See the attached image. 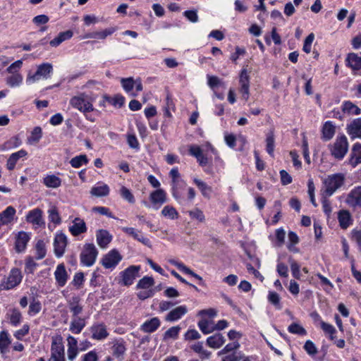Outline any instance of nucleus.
Masks as SVG:
<instances>
[{
	"label": "nucleus",
	"mask_w": 361,
	"mask_h": 361,
	"mask_svg": "<svg viewBox=\"0 0 361 361\" xmlns=\"http://www.w3.org/2000/svg\"><path fill=\"white\" fill-rule=\"evenodd\" d=\"M189 215L192 219H196L200 222H204L205 219L203 212L197 208L189 211Z\"/></svg>",
	"instance_id": "obj_62"
},
{
	"label": "nucleus",
	"mask_w": 361,
	"mask_h": 361,
	"mask_svg": "<svg viewBox=\"0 0 361 361\" xmlns=\"http://www.w3.org/2000/svg\"><path fill=\"white\" fill-rule=\"evenodd\" d=\"M120 194L121 197L126 200L130 203H134L135 202V198L133 195L131 193L129 189H128L125 186H122L120 190Z\"/></svg>",
	"instance_id": "obj_59"
},
{
	"label": "nucleus",
	"mask_w": 361,
	"mask_h": 361,
	"mask_svg": "<svg viewBox=\"0 0 361 361\" xmlns=\"http://www.w3.org/2000/svg\"><path fill=\"white\" fill-rule=\"evenodd\" d=\"M97 255L98 251L95 245L92 243H87L80 253V262L84 266L91 267L94 264Z\"/></svg>",
	"instance_id": "obj_4"
},
{
	"label": "nucleus",
	"mask_w": 361,
	"mask_h": 361,
	"mask_svg": "<svg viewBox=\"0 0 361 361\" xmlns=\"http://www.w3.org/2000/svg\"><path fill=\"white\" fill-rule=\"evenodd\" d=\"M67 245V238L62 233H57L54 238V254L57 257H61L65 252Z\"/></svg>",
	"instance_id": "obj_11"
},
{
	"label": "nucleus",
	"mask_w": 361,
	"mask_h": 361,
	"mask_svg": "<svg viewBox=\"0 0 361 361\" xmlns=\"http://www.w3.org/2000/svg\"><path fill=\"white\" fill-rule=\"evenodd\" d=\"M36 259H42L46 256L47 250L45 243L42 240H39L35 245Z\"/></svg>",
	"instance_id": "obj_44"
},
{
	"label": "nucleus",
	"mask_w": 361,
	"mask_h": 361,
	"mask_svg": "<svg viewBox=\"0 0 361 361\" xmlns=\"http://www.w3.org/2000/svg\"><path fill=\"white\" fill-rule=\"evenodd\" d=\"M346 203L352 207H361V186L352 190L346 198Z\"/></svg>",
	"instance_id": "obj_16"
},
{
	"label": "nucleus",
	"mask_w": 361,
	"mask_h": 361,
	"mask_svg": "<svg viewBox=\"0 0 361 361\" xmlns=\"http://www.w3.org/2000/svg\"><path fill=\"white\" fill-rule=\"evenodd\" d=\"M80 298L79 296H73L68 300V306L73 317H78L83 310V307L80 305Z\"/></svg>",
	"instance_id": "obj_21"
},
{
	"label": "nucleus",
	"mask_w": 361,
	"mask_h": 361,
	"mask_svg": "<svg viewBox=\"0 0 361 361\" xmlns=\"http://www.w3.org/2000/svg\"><path fill=\"white\" fill-rule=\"evenodd\" d=\"M349 164L355 168L358 164H361V144L355 143L353 145L351 153L350 158L348 161Z\"/></svg>",
	"instance_id": "obj_18"
},
{
	"label": "nucleus",
	"mask_w": 361,
	"mask_h": 361,
	"mask_svg": "<svg viewBox=\"0 0 361 361\" xmlns=\"http://www.w3.org/2000/svg\"><path fill=\"white\" fill-rule=\"evenodd\" d=\"M121 83L123 90L127 93H130L132 97H136L137 95V93L132 92L135 86V82L133 78H121Z\"/></svg>",
	"instance_id": "obj_41"
},
{
	"label": "nucleus",
	"mask_w": 361,
	"mask_h": 361,
	"mask_svg": "<svg viewBox=\"0 0 361 361\" xmlns=\"http://www.w3.org/2000/svg\"><path fill=\"white\" fill-rule=\"evenodd\" d=\"M97 243L102 248H105L111 241L112 236L106 230H99L96 235Z\"/></svg>",
	"instance_id": "obj_25"
},
{
	"label": "nucleus",
	"mask_w": 361,
	"mask_h": 361,
	"mask_svg": "<svg viewBox=\"0 0 361 361\" xmlns=\"http://www.w3.org/2000/svg\"><path fill=\"white\" fill-rule=\"evenodd\" d=\"M275 147V137L274 130H270L266 137V150L267 153L274 157V152Z\"/></svg>",
	"instance_id": "obj_40"
},
{
	"label": "nucleus",
	"mask_w": 361,
	"mask_h": 361,
	"mask_svg": "<svg viewBox=\"0 0 361 361\" xmlns=\"http://www.w3.org/2000/svg\"><path fill=\"white\" fill-rule=\"evenodd\" d=\"M112 343L111 351L113 355L119 360H122L126 350L125 341L120 338L114 341Z\"/></svg>",
	"instance_id": "obj_17"
},
{
	"label": "nucleus",
	"mask_w": 361,
	"mask_h": 361,
	"mask_svg": "<svg viewBox=\"0 0 361 361\" xmlns=\"http://www.w3.org/2000/svg\"><path fill=\"white\" fill-rule=\"evenodd\" d=\"M338 219L340 226L342 228L345 229L350 226V221H351V216H350V214L348 211L341 210L338 212Z\"/></svg>",
	"instance_id": "obj_38"
},
{
	"label": "nucleus",
	"mask_w": 361,
	"mask_h": 361,
	"mask_svg": "<svg viewBox=\"0 0 361 361\" xmlns=\"http://www.w3.org/2000/svg\"><path fill=\"white\" fill-rule=\"evenodd\" d=\"M43 183L50 188H57L61 185V180L55 175H47L43 178Z\"/></svg>",
	"instance_id": "obj_35"
},
{
	"label": "nucleus",
	"mask_w": 361,
	"mask_h": 361,
	"mask_svg": "<svg viewBox=\"0 0 361 361\" xmlns=\"http://www.w3.org/2000/svg\"><path fill=\"white\" fill-rule=\"evenodd\" d=\"M343 181L344 176L341 173L329 176L324 182L325 188L322 190V194L331 196L343 184Z\"/></svg>",
	"instance_id": "obj_3"
},
{
	"label": "nucleus",
	"mask_w": 361,
	"mask_h": 361,
	"mask_svg": "<svg viewBox=\"0 0 361 361\" xmlns=\"http://www.w3.org/2000/svg\"><path fill=\"white\" fill-rule=\"evenodd\" d=\"M54 276L57 284L60 287L66 285L68 276L63 264H60L57 266L54 272Z\"/></svg>",
	"instance_id": "obj_20"
},
{
	"label": "nucleus",
	"mask_w": 361,
	"mask_h": 361,
	"mask_svg": "<svg viewBox=\"0 0 361 361\" xmlns=\"http://www.w3.org/2000/svg\"><path fill=\"white\" fill-rule=\"evenodd\" d=\"M304 349L310 355H314L317 353V348L314 343L308 340L305 342Z\"/></svg>",
	"instance_id": "obj_64"
},
{
	"label": "nucleus",
	"mask_w": 361,
	"mask_h": 361,
	"mask_svg": "<svg viewBox=\"0 0 361 361\" xmlns=\"http://www.w3.org/2000/svg\"><path fill=\"white\" fill-rule=\"evenodd\" d=\"M91 337L94 340L102 341L109 336L106 326L104 323H94L90 328Z\"/></svg>",
	"instance_id": "obj_8"
},
{
	"label": "nucleus",
	"mask_w": 361,
	"mask_h": 361,
	"mask_svg": "<svg viewBox=\"0 0 361 361\" xmlns=\"http://www.w3.org/2000/svg\"><path fill=\"white\" fill-rule=\"evenodd\" d=\"M346 132L353 140L361 139V117L355 118L348 123Z\"/></svg>",
	"instance_id": "obj_14"
},
{
	"label": "nucleus",
	"mask_w": 361,
	"mask_h": 361,
	"mask_svg": "<svg viewBox=\"0 0 361 361\" xmlns=\"http://www.w3.org/2000/svg\"><path fill=\"white\" fill-rule=\"evenodd\" d=\"M49 214V219L50 221L53 222L55 224H59L61 222V219L60 217L58 209L56 207H53L48 211Z\"/></svg>",
	"instance_id": "obj_53"
},
{
	"label": "nucleus",
	"mask_w": 361,
	"mask_h": 361,
	"mask_svg": "<svg viewBox=\"0 0 361 361\" xmlns=\"http://www.w3.org/2000/svg\"><path fill=\"white\" fill-rule=\"evenodd\" d=\"M11 341L9 338L8 334L6 331L0 332V352L2 355L8 352V348Z\"/></svg>",
	"instance_id": "obj_37"
},
{
	"label": "nucleus",
	"mask_w": 361,
	"mask_h": 361,
	"mask_svg": "<svg viewBox=\"0 0 361 361\" xmlns=\"http://www.w3.org/2000/svg\"><path fill=\"white\" fill-rule=\"evenodd\" d=\"M160 326V320L157 317H153L146 321L142 326L141 330L146 333H152L156 331Z\"/></svg>",
	"instance_id": "obj_31"
},
{
	"label": "nucleus",
	"mask_w": 361,
	"mask_h": 361,
	"mask_svg": "<svg viewBox=\"0 0 361 361\" xmlns=\"http://www.w3.org/2000/svg\"><path fill=\"white\" fill-rule=\"evenodd\" d=\"M27 154V152L24 149H20L17 152L11 154L7 160V169L9 171H12L13 169H14L16 164L17 161L19 160V159L26 157Z\"/></svg>",
	"instance_id": "obj_26"
},
{
	"label": "nucleus",
	"mask_w": 361,
	"mask_h": 361,
	"mask_svg": "<svg viewBox=\"0 0 361 361\" xmlns=\"http://www.w3.org/2000/svg\"><path fill=\"white\" fill-rule=\"evenodd\" d=\"M322 138L324 141L330 140L336 133V127L334 126L331 121H326L324 123L322 127Z\"/></svg>",
	"instance_id": "obj_28"
},
{
	"label": "nucleus",
	"mask_w": 361,
	"mask_h": 361,
	"mask_svg": "<svg viewBox=\"0 0 361 361\" xmlns=\"http://www.w3.org/2000/svg\"><path fill=\"white\" fill-rule=\"evenodd\" d=\"M109 193V188L106 184L94 186L90 190V194L92 196L97 197L107 196Z\"/></svg>",
	"instance_id": "obj_39"
},
{
	"label": "nucleus",
	"mask_w": 361,
	"mask_h": 361,
	"mask_svg": "<svg viewBox=\"0 0 361 361\" xmlns=\"http://www.w3.org/2000/svg\"><path fill=\"white\" fill-rule=\"evenodd\" d=\"M122 256L118 250L114 249L103 256L101 264L105 269H113L121 261Z\"/></svg>",
	"instance_id": "obj_5"
},
{
	"label": "nucleus",
	"mask_w": 361,
	"mask_h": 361,
	"mask_svg": "<svg viewBox=\"0 0 361 361\" xmlns=\"http://www.w3.org/2000/svg\"><path fill=\"white\" fill-rule=\"evenodd\" d=\"M244 359V355L241 352H233L225 355L222 361H240Z\"/></svg>",
	"instance_id": "obj_58"
},
{
	"label": "nucleus",
	"mask_w": 361,
	"mask_h": 361,
	"mask_svg": "<svg viewBox=\"0 0 361 361\" xmlns=\"http://www.w3.org/2000/svg\"><path fill=\"white\" fill-rule=\"evenodd\" d=\"M94 98L82 92L73 97L70 99V104L72 107L78 109L85 115L87 113L94 110L92 104Z\"/></svg>",
	"instance_id": "obj_1"
},
{
	"label": "nucleus",
	"mask_w": 361,
	"mask_h": 361,
	"mask_svg": "<svg viewBox=\"0 0 361 361\" xmlns=\"http://www.w3.org/2000/svg\"><path fill=\"white\" fill-rule=\"evenodd\" d=\"M154 281L152 277L145 276L139 281L137 288L141 289H149L150 287L154 286Z\"/></svg>",
	"instance_id": "obj_50"
},
{
	"label": "nucleus",
	"mask_w": 361,
	"mask_h": 361,
	"mask_svg": "<svg viewBox=\"0 0 361 361\" xmlns=\"http://www.w3.org/2000/svg\"><path fill=\"white\" fill-rule=\"evenodd\" d=\"M288 330L290 333L293 334H298L300 336H305L307 334V331L301 325L298 323L291 324Z\"/></svg>",
	"instance_id": "obj_52"
},
{
	"label": "nucleus",
	"mask_w": 361,
	"mask_h": 361,
	"mask_svg": "<svg viewBox=\"0 0 361 361\" xmlns=\"http://www.w3.org/2000/svg\"><path fill=\"white\" fill-rule=\"evenodd\" d=\"M198 326L204 334H208L215 330L213 322L207 319L200 320L198 322Z\"/></svg>",
	"instance_id": "obj_42"
},
{
	"label": "nucleus",
	"mask_w": 361,
	"mask_h": 361,
	"mask_svg": "<svg viewBox=\"0 0 361 361\" xmlns=\"http://www.w3.org/2000/svg\"><path fill=\"white\" fill-rule=\"evenodd\" d=\"M68 341V357L69 360H73L78 355V341L72 336H68L67 338Z\"/></svg>",
	"instance_id": "obj_27"
},
{
	"label": "nucleus",
	"mask_w": 361,
	"mask_h": 361,
	"mask_svg": "<svg viewBox=\"0 0 361 361\" xmlns=\"http://www.w3.org/2000/svg\"><path fill=\"white\" fill-rule=\"evenodd\" d=\"M293 276L299 279L300 277V265L290 257L288 258Z\"/></svg>",
	"instance_id": "obj_56"
},
{
	"label": "nucleus",
	"mask_w": 361,
	"mask_h": 361,
	"mask_svg": "<svg viewBox=\"0 0 361 361\" xmlns=\"http://www.w3.org/2000/svg\"><path fill=\"white\" fill-rule=\"evenodd\" d=\"M348 65L353 70H360L361 68V56L357 54L350 53L347 57Z\"/></svg>",
	"instance_id": "obj_36"
},
{
	"label": "nucleus",
	"mask_w": 361,
	"mask_h": 361,
	"mask_svg": "<svg viewBox=\"0 0 361 361\" xmlns=\"http://www.w3.org/2000/svg\"><path fill=\"white\" fill-rule=\"evenodd\" d=\"M21 319H22V314L18 310L13 308L11 310V314L9 315V319H10L11 324L13 326H16L17 325H18L21 322Z\"/></svg>",
	"instance_id": "obj_47"
},
{
	"label": "nucleus",
	"mask_w": 361,
	"mask_h": 361,
	"mask_svg": "<svg viewBox=\"0 0 361 361\" xmlns=\"http://www.w3.org/2000/svg\"><path fill=\"white\" fill-rule=\"evenodd\" d=\"M122 230L126 234L132 236L134 239L138 240L145 245L150 247V240L147 238L143 236L140 231L135 230L134 228L123 227L122 228Z\"/></svg>",
	"instance_id": "obj_22"
},
{
	"label": "nucleus",
	"mask_w": 361,
	"mask_h": 361,
	"mask_svg": "<svg viewBox=\"0 0 361 361\" xmlns=\"http://www.w3.org/2000/svg\"><path fill=\"white\" fill-rule=\"evenodd\" d=\"M105 99H107V102L112 104L114 106L121 107L124 104V97L121 95H116L114 97L105 95Z\"/></svg>",
	"instance_id": "obj_54"
},
{
	"label": "nucleus",
	"mask_w": 361,
	"mask_h": 361,
	"mask_svg": "<svg viewBox=\"0 0 361 361\" xmlns=\"http://www.w3.org/2000/svg\"><path fill=\"white\" fill-rule=\"evenodd\" d=\"M187 312L188 309L185 306H178L168 313L165 317V320L167 322L177 321Z\"/></svg>",
	"instance_id": "obj_24"
},
{
	"label": "nucleus",
	"mask_w": 361,
	"mask_h": 361,
	"mask_svg": "<svg viewBox=\"0 0 361 361\" xmlns=\"http://www.w3.org/2000/svg\"><path fill=\"white\" fill-rule=\"evenodd\" d=\"M329 196H326L324 194H322V204L323 207L324 212L326 214L327 216H329L331 213V207L328 197Z\"/></svg>",
	"instance_id": "obj_60"
},
{
	"label": "nucleus",
	"mask_w": 361,
	"mask_h": 361,
	"mask_svg": "<svg viewBox=\"0 0 361 361\" xmlns=\"http://www.w3.org/2000/svg\"><path fill=\"white\" fill-rule=\"evenodd\" d=\"M30 240L29 235L25 231L18 232L16 238L15 248L17 252H21L26 248Z\"/></svg>",
	"instance_id": "obj_19"
},
{
	"label": "nucleus",
	"mask_w": 361,
	"mask_h": 361,
	"mask_svg": "<svg viewBox=\"0 0 361 361\" xmlns=\"http://www.w3.org/2000/svg\"><path fill=\"white\" fill-rule=\"evenodd\" d=\"M240 348V343L238 341H234L231 343L227 344L219 353V355H224L229 353L236 352L235 350Z\"/></svg>",
	"instance_id": "obj_55"
},
{
	"label": "nucleus",
	"mask_w": 361,
	"mask_h": 361,
	"mask_svg": "<svg viewBox=\"0 0 361 361\" xmlns=\"http://www.w3.org/2000/svg\"><path fill=\"white\" fill-rule=\"evenodd\" d=\"M22 81H23L22 75L19 73H15L10 77L7 78V79H6L7 85H8L10 87H12L19 86L20 85V83L22 82Z\"/></svg>",
	"instance_id": "obj_51"
},
{
	"label": "nucleus",
	"mask_w": 361,
	"mask_h": 361,
	"mask_svg": "<svg viewBox=\"0 0 361 361\" xmlns=\"http://www.w3.org/2000/svg\"><path fill=\"white\" fill-rule=\"evenodd\" d=\"M268 300L277 309L280 310L281 308V306L280 304V296L276 292H269V295H268Z\"/></svg>",
	"instance_id": "obj_61"
},
{
	"label": "nucleus",
	"mask_w": 361,
	"mask_h": 361,
	"mask_svg": "<svg viewBox=\"0 0 361 361\" xmlns=\"http://www.w3.org/2000/svg\"><path fill=\"white\" fill-rule=\"evenodd\" d=\"M69 231L73 236H78L86 232L85 222L80 218H75L73 221V225L69 227Z\"/></svg>",
	"instance_id": "obj_23"
},
{
	"label": "nucleus",
	"mask_w": 361,
	"mask_h": 361,
	"mask_svg": "<svg viewBox=\"0 0 361 361\" xmlns=\"http://www.w3.org/2000/svg\"><path fill=\"white\" fill-rule=\"evenodd\" d=\"M53 67L49 63H44L38 66L37 71L33 75H28L27 81L32 82L39 80L40 78L47 79L49 75L52 72Z\"/></svg>",
	"instance_id": "obj_6"
},
{
	"label": "nucleus",
	"mask_w": 361,
	"mask_h": 361,
	"mask_svg": "<svg viewBox=\"0 0 361 361\" xmlns=\"http://www.w3.org/2000/svg\"><path fill=\"white\" fill-rule=\"evenodd\" d=\"M85 326V320L81 317H74L71 321L70 331L73 334H80L82 329Z\"/></svg>",
	"instance_id": "obj_34"
},
{
	"label": "nucleus",
	"mask_w": 361,
	"mask_h": 361,
	"mask_svg": "<svg viewBox=\"0 0 361 361\" xmlns=\"http://www.w3.org/2000/svg\"><path fill=\"white\" fill-rule=\"evenodd\" d=\"M150 201L154 209H158L166 201V192L162 189H157L149 195Z\"/></svg>",
	"instance_id": "obj_15"
},
{
	"label": "nucleus",
	"mask_w": 361,
	"mask_h": 361,
	"mask_svg": "<svg viewBox=\"0 0 361 361\" xmlns=\"http://www.w3.org/2000/svg\"><path fill=\"white\" fill-rule=\"evenodd\" d=\"M225 342V338L221 334H216L207 339V345L213 348H220Z\"/></svg>",
	"instance_id": "obj_32"
},
{
	"label": "nucleus",
	"mask_w": 361,
	"mask_h": 361,
	"mask_svg": "<svg viewBox=\"0 0 361 361\" xmlns=\"http://www.w3.org/2000/svg\"><path fill=\"white\" fill-rule=\"evenodd\" d=\"M239 82L240 85V92L242 94V97L247 101L250 95V77L246 69L241 71Z\"/></svg>",
	"instance_id": "obj_12"
},
{
	"label": "nucleus",
	"mask_w": 361,
	"mask_h": 361,
	"mask_svg": "<svg viewBox=\"0 0 361 361\" xmlns=\"http://www.w3.org/2000/svg\"><path fill=\"white\" fill-rule=\"evenodd\" d=\"M49 361H65L64 347L61 341H52Z\"/></svg>",
	"instance_id": "obj_10"
},
{
	"label": "nucleus",
	"mask_w": 361,
	"mask_h": 361,
	"mask_svg": "<svg viewBox=\"0 0 361 361\" xmlns=\"http://www.w3.org/2000/svg\"><path fill=\"white\" fill-rule=\"evenodd\" d=\"M42 214V209L35 208L27 213L25 219L27 222L32 224L35 228L42 227L45 225Z\"/></svg>",
	"instance_id": "obj_7"
},
{
	"label": "nucleus",
	"mask_w": 361,
	"mask_h": 361,
	"mask_svg": "<svg viewBox=\"0 0 361 361\" xmlns=\"http://www.w3.org/2000/svg\"><path fill=\"white\" fill-rule=\"evenodd\" d=\"M73 35L71 30H66L65 32H60L57 37L50 41L49 44L52 47H57L63 42L71 39Z\"/></svg>",
	"instance_id": "obj_33"
},
{
	"label": "nucleus",
	"mask_w": 361,
	"mask_h": 361,
	"mask_svg": "<svg viewBox=\"0 0 361 361\" xmlns=\"http://www.w3.org/2000/svg\"><path fill=\"white\" fill-rule=\"evenodd\" d=\"M42 309L41 304L39 301H33L29 305L28 314L34 315L40 312Z\"/></svg>",
	"instance_id": "obj_63"
},
{
	"label": "nucleus",
	"mask_w": 361,
	"mask_h": 361,
	"mask_svg": "<svg viewBox=\"0 0 361 361\" xmlns=\"http://www.w3.org/2000/svg\"><path fill=\"white\" fill-rule=\"evenodd\" d=\"M42 137V128L40 127H35L31 135L27 139V142L30 145L37 143Z\"/></svg>",
	"instance_id": "obj_45"
},
{
	"label": "nucleus",
	"mask_w": 361,
	"mask_h": 361,
	"mask_svg": "<svg viewBox=\"0 0 361 361\" xmlns=\"http://www.w3.org/2000/svg\"><path fill=\"white\" fill-rule=\"evenodd\" d=\"M180 330V327L178 326H172L169 328L165 333L164 334V340H167L169 338L176 339L178 336L179 332Z\"/></svg>",
	"instance_id": "obj_48"
},
{
	"label": "nucleus",
	"mask_w": 361,
	"mask_h": 361,
	"mask_svg": "<svg viewBox=\"0 0 361 361\" xmlns=\"http://www.w3.org/2000/svg\"><path fill=\"white\" fill-rule=\"evenodd\" d=\"M16 213V210L13 207L9 206L6 207L5 210L0 213L1 223H4L6 225L11 223L14 219Z\"/></svg>",
	"instance_id": "obj_29"
},
{
	"label": "nucleus",
	"mask_w": 361,
	"mask_h": 361,
	"mask_svg": "<svg viewBox=\"0 0 361 361\" xmlns=\"http://www.w3.org/2000/svg\"><path fill=\"white\" fill-rule=\"evenodd\" d=\"M329 149L331 156L336 159H343L348 151V141L347 137L344 135L338 136L334 142L329 145Z\"/></svg>",
	"instance_id": "obj_2"
},
{
	"label": "nucleus",
	"mask_w": 361,
	"mask_h": 361,
	"mask_svg": "<svg viewBox=\"0 0 361 361\" xmlns=\"http://www.w3.org/2000/svg\"><path fill=\"white\" fill-rule=\"evenodd\" d=\"M341 110L343 114L348 115H360L361 109L355 104L350 101H345L343 103Z\"/></svg>",
	"instance_id": "obj_30"
},
{
	"label": "nucleus",
	"mask_w": 361,
	"mask_h": 361,
	"mask_svg": "<svg viewBox=\"0 0 361 361\" xmlns=\"http://www.w3.org/2000/svg\"><path fill=\"white\" fill-rule=\"evenodd\" d=\"M22 279L21 272L18 269H13L6 281L4 283V289L9 290L18 285Z\"/></svg>",
	"instance_id": "obj_13"
},
{
	"label": "nucleus",
	"mask_w": 361,
	"mask_h": 361,
	"mask_svg": "<svg viewBox=\"0 0 361 361\" xmlns=\"http://www.w3.org/2000/svg\"><path fill=\"white\" fill-rule=\"evenodd\" d=\"M161 214L166 218L170 219H176L178 218V213L176 209L170 205L165 206L162 211Z\"/></svg>",
	"instance_id": "obj_43"
},
{
	"label": "nucleus",
	"mask_w": 361,
	"mask_h": 361,
	"mask_svg": "<svg viewBox=\"0 0 361 361\" xmlns=\"http://www.w3.org/2000/svg\"><path fill=\"white\" fill-rule=\"evenodd\" d=\"M193 181L196 184V185L198 187V188L201 190L203 196H204V197L209 196V195L212 192L211 187L208 186L204 182L201 180L200 179H198L196 178H194Z\"/></svg>",
	"instance_id": "obj_46"
},
{
	"label": "nucleus",
	"mask_w": 361,
	"mask_h": 361,
	"mask_svg": "<svg viewBox=\"0 0 361 361\" xmlns=\"http://www.w3.org/2000/svg\"><path fill=\"white\" fill-rule=\"evenodd\" d=\"M87 156L85 154H81L72 158L70 161V164L73 168H79L82 164H87Z\"/></svg>",
	"instance_id": "obj_49"
},
{
	"label": "nucleus",
	"mask_w": 361,
	"mask_h": 361,
	"mask_svg": "<svg viewBox=\"0 0 361 361\" xmlns=\"http://www.w3.org/2000/svg\"><path fill=\"white\" fill-rule=\"evenodd\" d=\"M116 31L115 27H109L102 31L94 32L95 39H104Z\"/></svg>",
	"instance_id": "obj_57"
},
{
	"label": "nucleus",
	"mask_w": 361,
	"mask_h": 361,
	"mask_svg": "<svg viewBox=\"0 0 361 361\" xmlns=\"http://www.w3.org/2000/svg\"><path fill=\"white\" fill-rule=\"evenodd\" d=\"M140 267L139 266H130L121 272V283L124 286H130L138 275Z\"/></svg>",
	"instance_id": "obj_9"
}]
</instances>
